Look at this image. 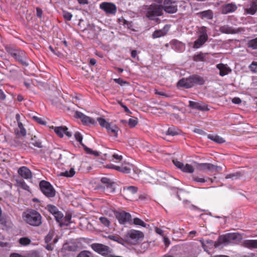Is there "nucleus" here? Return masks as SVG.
<instances>
[{
	"instance_id": "f257e3e1",
	"label": "nucleus",
	"mask_w": 257,
	"mask_h": 257,
	"mask_svg": "<svg viewBox=\"0 0 257 257\" xmlns=\"http://www.w3.org/2000/svg\"><path fill=\"white\" fill-rule=\"evenodd\" d=\"M205 82L203 77L197 74H193L188 77H184L180 79L177 82L176 85L178 88L189 89L195 85H202Z\"/></svg>"
},
{
	"instance_id": "f03ea898",
	"label": "nucleus",
	"mask_w": 257,
	"mask_h": 257,
	"mask_svg": "<svg viewBox=\"0 0 257 257\" xmlns=\"http://www.w3.org/2000/svg\"><path fill=\"white\" fill-rule=\"evenodd\" d=\"M5 48L6 51L16 61L24 65H28V63L26 62L27 55L24 50L17 48L11 45H5Z\"/></svg>"
},
{
	"instance_id": "7ed1b4c3",
	"label": "nucleus",
	"mask_w": 257,
	"mask_h": 257,
	"mask_svg": "<svg viewBox=\"0 0 257 257\" xmlns=\"http://www.w3.org/2000/svg\"><path fill=\"white\" fill-rule=\"evenodd\" d=\"M23 217L25 221L33 226H39L42 224V216L34 209H30L24 212Z\"/></svg>"
},
{
	"instance_id": "20e7f679",
	"label": "nucleus",
	"mask_w": 257,
	"mask_h": 257,
	"mask_svg": "<svg viewBox=\"0 0 257 257\" xmlns=\"http://www.w3.org/2000/svg\"><path fill=\"white\" fill-rule=\"evenodd\" d=\"M146 10V16L150 20H154L155 18L163 15V7L161 5L153 3L147 6Z\"/></svg>"
},
{
	"instance_id": "39448f33",
	"label": "nucleus",
	"mask_w": 257,
	"mask_h": 257,
	"mask_svg": "<svg viewBox=\"0 0 257 257\" xmlns=\"http://www.w3.org/2000/svg\"><path fill=\"white\" fill-rule=\"evenodd\" d=\"M39 186L42 193L47 197H54L56 191L52 185L48 181L42 180L40 182Z\"/></svg>"
},
{
	"instance_id": "423d86ee",
	"label": "nucleus",
	"mask_w": 257,
	"mask_h": 257,
	"mask_svg": "<svg viewBox=\"0 0 257 257\" xmlns=\"http://www.w3.org/2000/svg\"><path fill=\"white\" fill-rule=\"evenodd\" d=\"M238 234L236 233H228L223 235H220L216 241L214 242L215 247H218L220 244L229 243L238 238Z\"/></svg>"
},
{
	"instance_id": "0eeeda50",
	"label": "nucleus",
	"mask_w": 257,
	"mask_h": 257,
	"mask_svg": "<svg viewBox=\"0 0 257 257\" xmlns=\"http://www.w3.org/2000/svg\"><path fill=\"white\" fill-rule=\"evenodd\" d=\"M114 215L120 224H132V216L130 213L124 211H115Z\"/></svg>"
},
{
	"instance_id": "6e6552de",
	"label": "nucleus",
	"mask_w": 257,
	"mask_h": 257,
	"mask_svg": "<svg viewBox=\"0 0 257 257\" xmlns=\"http://www.w3.org/2000/svg\"><path fill=\"white\" fill-rule=\"evenodd\" d=\"M125 237L128 241L135 243L140 239L143 238L144 234L140 231L132 229L127 231Z\"/></svg>"
},
{
	"instance_id": "1a4fd4ad",
	"label": "nucleus",
	"mask_w": 257,
	"mask_h": 257,
	"mask_svg": "<svg viewBox=\"0 0 257 257\" xmlns=\"http://www.w3.org/2000/svg\"><path fill=\"white\" fill-rule=\"evenodd\" d=\"M162 6L163 11L169 14L175 13L178 10L176 2L172 0H164Z\"/></svg>"
},
{
	"instance_id": "9d476101",
	"label": "nucleus",
	"mask_w": 257,
	"mask_h": 257,
	"mask_svg": "<svg viewBox=\"0 0 257 257\" xmlns=\"http://www.w3.org/2000/svg\"><path fill=\"white\" fill-rule=\"evenodd\" d=\"M99 8L107 15H114L117 11L116 6L109 2H102L100 4Z\"/></svg>"
},
{
	"instance_id": "9b49d317",
	"label": "nucleus",
	"mask_w": 257,
	"mask_h": 257,
	"mask_svg": "<svg viewBox=\"0 0 257 257\" xmlns=\"http://www.w3.org/2000/svg\"><path fill=\"white\" fill-rule=\"evenodd\" d=\"M91 246L95 251L103 256H107L111 252L109 247L102 244L92 243Z\"/></svg>"
},
{
	"instance_id": "f8f14e48",
	"label": "nucleus",
	"mask_w": 257,
	"mask_h": 257,
	"mask_svg": "<svg viewBox=\"0 0 257 257\" xmlns=\"http://www.w3.org/2000/svg\"><path fill=\"white\" fill-rule=\"evenodd\" d=\"M74 137L77 141H78L80 144L82 146L85 151L89 154H93L95 156H98L99 155V153L97 151H93L91 149L87 147L83 143V136L82 135L78 132H77L74 134Z\"/></svg>"
},
{
	"instance_id": "ddd939ff",
	"label": "nucleus",
	"mask_w": 257,
	"mask_h": 257,
	"mask_svg": "<svg viewBox=\"0 0 257 257\" xmlns=\"http://www.w3.org/2000/svg\"><path fill=\"white\" fill-rule=\"evenodd\" d=\"M52 128L54 130L57 135L60 138H63L64 134H65V135L68 138L72 136V134L67 131L68 128L65 126H52Z\"/></svg>"
},
{
	"instance_id": "4468645a",
	"label": "nucleus",
	"mask_w": 257,
	"mask_h": 257,
	"mask_svg": "<svg viewBox=\"0 0 257 257\" xmlns=\"http://www.w3.org/2000/svg\"><path fill=\"white\" fill-rule=\"evenodd\" d=\"M74 116L76 118H80L84 124H94L95 121L94 119L86 116L81 112L76 111L75 112Z\"/></svg>"
},
{
	"instance_id": "2eb2a0df",
	"label": "nucleus",
	"mask_w": 257,
	"mask_h": 257,
	"mask_svg": "<svg viewBox=\"0 0 257 257\" xmlns=\"http://www.w3.org/2000/svg\"><path fill=\"white\" fill-rule=\"evenodd\" d=\"M100 182L103 185L104 189H106L108 192L114 191V183L111 180L107 177H102L100 179Z\"/></svg>"
},
{
	"instance_id": "dca6fc26",
	"label": "nucleus",
	"mask_w": 257,
	"mask_h": 257,
	"mask_svg": "<svg viewBox=\"0 0 257 257\" xmlns=\"http://www.w3.org/2000/svg\"><path fill=\"white\" fill-rule=\"evenodd\" d=\"M18 173L22 178L27 180L31 179L33 177L31 171L25 166L20 167L18 171Z\"/></svg>"
},
{
	"instance_id": "f3484780",
	"label": "nucleus",
	"mask_w": 257,
	"mask_h": 257,
	"mask_svg": "<svg viewBox=\"0 0 257 257\" xmlns=\"http://www.w3.org/2000/svg\"><path fill=\"white\" fill-rule=\"evenodd\" d=\"M220 31L221 32L225 34H234L242 32H244L245 31L244 29L243 28H238L236 29H234L228 26H223L220 28Z\"/></svg>"
},
{
	"instance_id": "a211bd4d",
	"label": "nucleus",
	"mask_w": 257,
	"mask_h": 257,
	"mask_svg": "<svg viewBox=\"0 0 257 257\" xmlns=\"http://www.w3.org/2000/svg\"><path fill=\"white\" fill-rule=\"evenodd\" d=\"M237 9L236 6L232 3L224 5L222 7V13L227 14L235 12Z\"/></svg>"
},
{
	"instance_id": "6ab92c4d",
	"label": "nucleus",
	"mask_w": 257,
	"mask_h": 257,
	"mask_svg": "<svg viewBox=\"0 0 257 257\" xmlns=\"http://www.w3.org/2000/svg\"><path fill=\"white\" fill-rule=\"evenodd\" d=\"M216 68L219 70V75L221 76H224L229 73L231 70L227 67L226 65L222 63H219L216 65Z\"/></svg>"
},
{
	"instance_id": "aec40b11",
	"label": "nucleus",
	"mask_w": 257,
	"mask_h": 257,
	"mask_svg": "<svg viewBox=\"0 0 257 257\" xmlns=\"http://www.w3.org/2000/svg\"><path fill=\"white\" fill-rule=\"evenodd\" d=\"M200 165L203 169H207L211 172H220L222 170L221 167L214 165L210 163H202Z\"/></svg>"
},
{
	"instance_id": "412c9836",
	"label": "nucleus",
	"mask_w": 257,
	"mask_h": 257,
	"mask_svg": "<svg viewBox=\"0 0 257 257\" xmlns=\"http://www.w3.org/2000/svg\"><path fill=\"white\" fill-rule=\"evenodd\" d=\"M106 129L110 136L114 138L117 137V133L119 129L117 126L110 123L108 125V126L106 127Z\"/></svg>"
},
{
	"instance_id": "4be33fe9",
	"label": "nucleus",
	"mask_w": 257,
	"mask_h": 257,
	"mask_svg": "<svg viewBox=\"0 0 257 257\" xmlns=\"http://www.w3.org/2000/svg\"><path fill=\"white\" fill-rule=\"evenodd\" d=\"M197 15L202 19L211 20L213 17V13L211 10L199 12Z\"/></svg>"
},
{
	"instance_id": "5701e85b",
	"label": "nucleus",
	"mask_w": 257,
	"mask_h": 257,
	"mask_svg": "<svg viewBox=\"0 0 257 257\" xmlns=\"http://www.w3.org/2000/svg\"><path fill=\"white\" fill-rule=\"evenodd\" d=\"M189 103V106L192 108L197 109L198 110L202 111L209 110L206 105H203L199 102L190 100Z\"/></svg>"
},
{
	"instance_id": "b1692460",
	"label": "nucleus",
	"mask_w": 257,
	"mask_h": 257,
	"mask_svg": "<svg viewBox=\"0 0 257 257\" xmlns=\"http://www.w3.org/2000/svg\"><path fill=\"white\" fill-rule=\"evenodd\" d=\"M208 37H205L203 36H199L196 40L194 42L193 48L198 49L204 45L208 40Z\"/></svg>"
},
{
	"instance_id": "393cba45",
	"label": "nucleus",
	"mask_w": 257,
	"mask_h": 257,
	"mask_svg": "<svg viewBox=\"0 0 257 257\" xmlns=\"http://www.w3.org/2000/svg\"><path fill=\"white\" fill-rule=\"evenodd\" d=\"M133 165L128 163L124 162L121 166H119L118 171L123 173H130L132 169Z\"/></svg>"
},
{
	"instance_id": "a878e982",
	"label": "nucleus",
	"mask_w": 257,
	"mask_h": 257,
	"mask_svg": "<svg viewBox=\"0 0 257 257\" xmlns=\"http://www.w3.org/2000/svg\"><path fill=\"white\" fill-rule=\"evenodd\" d=\"M164 134L167 136H175L180 135L181 134V131L177 127L172 125L169 127L167 131Z\"/></svg>"
},
{
	"instance_id": "bb28decb",
	"label": "nucleus",
	"mask_w": 257,
	"mask_h": 257,
	"mask_svg": "<svg viewBox=\"0 0 257 257\" xmlns=\"http://www.w3.org/2000/svg\"><path fill=\"white\" fill-rule=\"evenodd\" d=\"M18 128L15 130V133L18 138L24 137L26 135V130L24 128L22 122H20Z\"/></svg>"
},
{
	"instance_id": "cd10ccee",
	"label": "nucleus",
	"mask_w": 257,
	"mask_h": 257,
	"mask_svg": "<svg viewBox=\"0 0 257 257\" xmlns=\"http://www.w3.org/2000/svg\"><path fill=\"white\" fill-rule=\"evenodd\" d=\"M208 54V53L200 52L193 56V60L196 62L206 61L208 59L207 56Z\"/></svg>"
},
{
	"instance_id": "c85d7f7f",
	"label": "nucleus",
	"mask_w": 257,
	"mask_h": 257,
	"mask_svg": "<svg viewBox=\"0 0 257 257\" xmlns=\"http://www.w3.org/2000/svg\"><path fill=\"white\" fill-rule=\"evenodd\" d=\"M244 11L247 14L251 15L255 14L257 11V3L255 2H252L250 4V7L249 8L245 9Z\"/></svg>"
},
{
	"instance_id": "c756f323",
	"label": "nucleus",
	"mask_w": 257,
	"mask_h": 257,
	"mask_svg": "<svg viewBox=\"0 0 257 257\" xmlns=\"http://www.w3.org/2000/svg\"><path fill=\"white\" fill-rule=\"evenodd\" d=\"M245 247L248 248H257V240H246L243 242Z\"/></svg>"
},
{
	"instance_id": "7c9ffc66",
	"label": "nucleus",
	"mask_w": 257,
	"mask_h": 257,
	"mask_svg": "<svg viewBox=\"0 0 257 257\" xmlns=\"http://www.w3.org/2000/svg\"><path fill=\"white\" fill-rule=\"evenodd\" d=\"M167 34V31L164 29L156 30L152 34V37L154 39L158 38L164 36Z\"/></svg>"
},
{
	"instance_id": "2f4dec72",
	"label": "nucleus",
	"mask_w": 257,
	"mask_h": 257,
	"mask_svg": "<svg viewBox=\"0 0 257 257\" xmlns=\"http://www.w3.org/2000/svg\"><path fill=\"white\" fill-rule=\"evenodd\" d=\"M208 138L217 143L221 144L225 142L224 139L217 135L209 134L208 135Z\"/></svg>"
},
{
	"instance_id": "473e14b6",
	"label": "nucleus",
	"mask_w": 257,
	"mask_h": 257,
	"mask_svg": "<svg viewBox=\"0 0 257 257\" xmlns=\"http://www.w3.org/2000/svg\"><path fill=\"white\" fill-rule=\"evenodd\" d=\"M242 176V174L239 172H236L232 173L227 174L225 176V179H231L232 180H236Z\"/></svg>"
},
{
	"instance_id": "72a5a7b5",
	"label": "nucleus",
	"mask_w": 257,
	"mask_h": 257,
	"mask_svg": "<svg viewBox=\"0 0 257 257\" xmlns=\"http://www.w3.org/2000/svg\"><path fill=\"white\" fill-rule=\"evenodd\" d=\"M17 185L21 188L22 189L26 190L29 191L30 187L26 183V182L23 180H17Z\"/></svg>"
},
{
	"instance_id": "f704fd0d",
	"label": "nucleus",
	"mask_w": 257,
	"mask_h": 257,
	"mask_svg": "<svg viewBox=\"0 0 257 257\" xmlns=\"http://www.w3.org/2000/svg\"><path fill=\"white\" fill-rule=\"evenodd\" d=\"M194 168L190 164H186V165H184L183 168L182 169V171L185 173H192L194 172Z\"/></svg>"
},
{
	"instance_id": "c9c22d12",
	"label": "nucleus",
	"mask_w": 257,
	"mask_h": 257,
	"mask_svg": "<svg viewBox=\"0 0 257 257\" xmlns=\"http://www.w3.org/2000/svg\"><path fill=\"white\" fill-rule=\"evenodd\" d=\"M247 46L252 49H257V37L249 40L247 43Z\"/></svg>"
},
{
	"instance_id": "e433bc0d",
	"label": "nucleus",
	"mask_w": 257,
	"mask_h": 257,
	"mask_svg": "<svg viewBox=\"0 0 257 257\" xmlns=\"http://www.w3.org/2000/svg\"><path fill=\"white\" fill-rule=\"evenodd\" d=\"M75 174V171L73 168H71L69 171H66L61 173V176L66 177H72Z\"/></svg>"
},
{
	"instance_id": "4c0bfd02",
	"label": "nucleus",
	"mask_w": 257,
	"mask_h": 257,
	"mask_svg": "<svg viewBox=\"0 0 257 257\" xmlns=\"http://www.w3.org/2000/svg\"><path fill=\"white\" fill-rule=\"evenodd\" d=\"M46 208L53 215L56 214V212L58 210V209L55 206L51 204H48Z\"/></svg>"
},
{
	"instance_id": "58836bf2",
	"label": "nucleus",
	"mask_w": 257,
	"mask_h": 257,
	"mask_svg": "<svg viewBox=\"0 0 257 257\" xmlns=\"http://www.w3.org/2000/svg\"><path fill=\"white\" fill-rule=\"evenodd\" d=\"M56 219V220L60 223L61 221L63 220V218L64 217L63 214L60 211L58 210L56 214H54L53 215Z\"/></svg>"
},
{
	"instance_id": "ea45409f",
	"label": "nucleus",
	"mask_w": 257,
	"mask_h": 257,
	"mask_svg": "<svg viewBox=\"0 0 257 257\" xmlns=\"http://www.w3.org/2000/svg\"><path fill=\"white\" fill-rule=\"evenodd\" d=\"M71 219V216L70 215H66L64 218H63V220L61 221L60 223V225L61 226L64 225H68Z\"/></svg>"
},
{
	"instance_id": "a19ab883",
	"label": "nucleus",
	"mask_w": 257,
	"mask_h": 257,
	"mask_svg": "<svg viewBox=\"0 0 257 257\" xmlns=\"http://www.w3.org/2000/svg\"><path fill=\"white\" fill-rule=\"evenodd\" d=\"M138 123V120L137 117H133L128 120V125L130 127L133 128L135 127Z\"/></svg>"
},
{
	"instance_id": "79ce46f5",
	"label": "nucleus",
	"mask_w": 257,
	"mask_h": 257,
	"mask_svg": "<svg viewBox=\"0 0 257 257\" xmlns=\"http://www.w3.org/2000/svg\"><path fill=\"white\" fill-rule=\"evenodd\" d=\"M31 239L27 237H23L19 239V243L22 245H27L31 243Z\"/></svg>"
},
{
	"instance_id": "37998d69",
	"label": "nucleus",
	"mask_w": 257,
	"mask_h": 257,
	"mask_svg": "<svg viewBox=\"0 0 257 257\" xmlns=\"http://www.w3.org/2000/svg\"><path fill=\"white\" fill-rule=\"evenodd\" d=\"M198 33L200 34L199 36H203L205 37H208L207 35V28L205 26H202L198 29Z\"/></svg>"
},
{
	"instance_id": "c03bdc74",
	"label": "nucleus",
	"mask_w": 257,
	"mask_h": 257,
	"mask_svg": "<svg viewBox=\"0 0 257 257\" xmlns=\"http://www.w3.org/2000/svg\"><path fill=\"white\" fill-rule=\"evenodd\" d=\"M133 223L143 227H146V224L142 220L137 217L134 219Z\"/></svg>"
},
{
	"instance_id": "a18cd8bd",
	"label": "nucleus",
	"mask_w": 257,
	"mask_h": 257,
	"mask_svg": "<svg viewBox=\"0 0 257 257\" xmlns=\"http://www.w3.org/2000/svg\"><path fill=\"white\" fill-rule=\"evenodd\" d=\"M113 81L117 84H119L120 86H124L125 85H128L129 82H127L126 81H125L123 80L122 79L119 78H115L113 79Z\"/></svg>"
},
{
	"instance_id": "49530a36",
	"label": "nucleus",
	"mask_w": 257,
	"mask_h": 257,
	"mask_svg": "<svg viewBox=\"0 0 257 257\" xmlns=\"http://www.w3.org/2000/svg\"><path fill=\"white\" fill-rule=\"evenodd\" d=\"M97 120L100 126L102 127H104L106 128V127L108 126L110 123L106 121V120L103 118L98 117L97 118Z\"/></svg>"
},
{
	"instance_id": "de8ad7c7",
	"label": "nucleus",
	"mask_w": 257,
	"mask_h": 257,
	"mask_svg": "<svg viewBox=\"0 0 257 257\" xmlns=\"http://www.w3.org/2000/svg\"><path fill=\"white\" fill-rule=\"evenodd\" d=\"M100 222L106 227H108L110 225L109 220L105 217H100L99 219Z\"/></svg>"
},
{
	"instance_id": "09e8293b",
	"label": "nucleus",
	"mask_w": 257,
	"mask_h": 257,
	"mask_svg": "<svg viewBox=\"0 0 257 257\" xmlns=\"http://www.w3.org/2000/svg\"><path fill=\"white\" fill-rule=\"evenodd\" d=\"M77 257H91V253L88 251L83 250L80 252Z\"/></svg>"
},
{
	"instance_id": "8fccbe9b",
	"label": "nucleus",
	"mask_w": 257,
	"mask_h": 257,
	"mask_svg": "<svg viewBox=\"0 0 257 257\" xmlns=\"http://www.w3.org/2000/svg\"><path fill=\"white\" fill-rule=\"evenodd\" d=\"M25 257H41L38 251L32 250L28 252Z\"/></svg>"
},
{
	"instance_id": "3c124183",
	"label": "nucleus",
	"mask_w": 257,
	"mask_h": 257,
	"mask_svg": "<svg viewBox=\"0 0 257 257\" xmlns=\"http://www.w3.org/2000/svg\"><path fill=\"white\" fill-rule=\"evenodd\" d=\"M249 68L250 70L253 72H257V62H252L251 64L249 66Z\"/></svg>"
},
{
	"instance_id": "603ef678",
	"label": "nucleus",
	"mask_w": 257,
	"mask_h": 257,
	"mask_svg": "<svg viewBox=\"0 0 257 257\" xmlns=\"http://www.w3.org/2000/svg\"><path fill=\"white\" fill-rule=\"evenodd\" d=\"M63 16L67 21H70L72 18V14L67 11L63 12Z\"/></svg>"
},
{
	"instance_id": "864d4df0",
	"label": "nucleus",
	"mask_w": 257,
	"mask_h": 257,
	"mask_svg": "<svg viewBox=\"0 0 257 257\" xmlns=\"http://www.w3.org/2000/svg\"><path fill=\"white\" fill-rule=\"evenodd\" d=\"M173 163L174 165L178 169H180L182 170V169L183 168L184 164L177 160H173Z\"/></svg>"
},
{
	"instance_id": "5fc2aeb1",
	"label": "nucleus",
	"mask_w": 257,
	"mask_h": 257,
	"mask_svg": "<svg viewBox=\"0 0 257 257\" xmlns=\"http://www.w3.org/2000/svg\"><path fill=\"white\" fill-rule=\"evenodd\" d=\"M30 144L32 145L34 147H36L37 148H41L42 145L41 143L39 141H36L34 139H32Z\"/></svg>"
},
{
	"instance_id": "6e6d98bb",
	"label": "nucleus",
	"mask_w": 257,
	"mask_h": 257,
	"mask_svg": "<svg viewBox=\"0 0 257 257\" xmlns=\"http://www.w3.org/2000/svg\"><path fill=\"white\" fill-rule=\"evenodd\" d=\"M53 237V232H49L45 237V241L47 243L50 242Z\"/></svg>"
},
{
	"instance_id": "4d7b16f0",
	"label": "nucleus",
	"mask_w": 257,
	"mask_h": 257,
	"mask_svg": "<svg viewBox=\"0 0 257 257\" xmlns=\"http://www.w3.org/2000/svg\"><path fill=\"white\" fill-rule=\"evenodd\" d=\"M33 118L39 124H45L46 122L45 120H44L42 118L39 117L38 116H34Z\"/></svg>"
},
{
	"instance_id": "13d9d810",
	"label": "nucleus",
	"mask_w": 257,
	"mask_h": 257,
	"mask_svg": "<svg viewBox=\"0 0 257 257\" xmlns=\"http://www.w3.org/2000/svg\"><path fill=\"white\" fill-rule=\"evenodd\" d=\"M127 189L128 191H130V192H131L132 193H134V194L137 193V192L138 191L137 187H136L135 186H130L127 187Z\"/></svg>"
},
{
	"instance_id": "bf43d9fd",
	"label": "nucleus",
	"mask_w": 257,
	"mask_h": 257,
	"mask_svg": "<svg viewBox=\"0 0 257 257\" xmlns=\"http://www.w3.org/2000/svg\"><path fill=\"white\" fill-rule=\"evenodd\" d=\"M43 11L40 8H36V15L39 18H41L42 17Z\"/></svg>"
},
{
	"instance_id": "052dcab7",
	"label": "nucleus",
	"mask_w": 257,
	"mask_h": 257,
	"mask_svg": "<svg viewBox=\"0 0 257 257\" xmlns=\"http://www.w3.org/2000/svg\"><path fill=\"white\" fill-rule=\"evenodd\" d=\"M193 179L194 181L197 182L204 183L206 181L204 178H200L199 177H194Z\"/></svg>"
},
{
	"instance_id": "680f3d73",
	"label": "nucleus",
	"mask_w": 257,
	"mask_h": 257,
	"mask_svg": "<svg viewBox=\"0 0 257 257\" xmlns=\"http://www.w3.org/2000/svg\"><path fill=\"white\" fill-rule=\"evenodd\" d=\"M118 103L122 108H124V111L125 112L128 113H131V112L130 110V109L128 108V107L125 105H124L122 102L119 101V102H118Z\"/></svg>"
},
{
	"instance_id": "e2e57ef3",
	"label": "nucleus",
	"mask_w": 257,
	"mask_h": 257,
	"mask_svg": "<svg viewBox=\"0 0 257 257\" xmlns=\"http://www.w3.org/2000/svg\"><path fill=\"white\" fill-rule=\"evenodd\" d=\"M232 103L236 104H239L241 102V100L238 97H235L232 99Z\"/></svg>"
},
{
	"instance_id": "0e129e2a",
	"label": "nucleus",
	"mask_w": 257,
	"mask_h": 257,
	"mask_svg": "<svg viewBox=\"0 0 257 257\" xmlns=\"http://www.w3.org/2000/svg\"><path fill=\"white\" fill-rule=\"evenodd\" d=\"M106 168H108V169H114V170L118 171V169H119V166H116V165H114L113 164H110V165H107L106 166Z\"/></svg>"
},
{
	"instance_id": "69168bd1",
	"label": "nucleus",
	"mask_w": 257,
	"mask_h": 257,
	"mask_svg": "<svg viewBox=\"0 0 257 257\" xmlns=\"http://www.w3.org/2000/svg\"><path fill=\"white\" fill-rule=\"evenodd\" d=\"M108 237L111 240L116 241H118V240L119 239L118 236L115 235H109Z\"/></svg>"
},
{
	"instance_id": "338daca9",
	"label": "nucleus",
	"mask_w": 257,
	"mask_h": 257,
	"mask_svg": "<svg viewBox=\"0 0 257 257\" xmlns=\"http://www.w3.org/2000/svg\"><path fill=\"white\" fill-rule=\"evenodd\" d=\"M112 156L113 158L119 161H121L122 159V156L121 155H118L117 154H113Z\"/></svg>"
},
{
	"instance_id": "774afa93",
	"label": "nucleus",
	"mask_w": 257,
	"mask_h": 257,
	"mask_svg": "<svg viewBox=\"0 0 257 257\" xmlns=\"http://www.w3.org/2000/svg\"><path fill=\"white\" fill-rule=\"evenodd\" d=\"M10 257H25V256H22L17 253H13L11 254Z\"/></svg>"
}]
</instances>
